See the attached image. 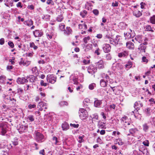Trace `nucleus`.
I'll list each match as a JSON object with an SVG mask.
<instances>
[{
    "label": "nucleus",
    "instance_id": "38",
    "mask_svg": "<svg viewBox=\"0 0 155 155\" xmlns=\"http://www.w3.org/2000/svg\"><path fill=\"white\" fill-rule=\"evenodd\" d=\"M86 48L84 49L85 51H87V49L91 50L92 49L93 47L92 45L91 44H87L85 46Z\"/></svg>",
    "mask_w": 155,
    "mask_h": 155
},
{
    "label": "nucleus",
    "instance_id": "34",
    "mask_svg": "<svg viewBox=\"0 0 155 155\" xmlns=\"http://www.w3.org/2000/svg\"><path fill=\"white\" fill-rule=\"evenodd\" d=\"M132 63L131 61L128 62L127 64L125 65L126 69L127 70H128L132 67Z\"/></svg>",
    "mask_w": 155,
    "mask_h": 155
},
{
    "label": "nucleus",
    "instance_id": "31",
    "mask_svg": "<svg viewBox=\"0 0 155 155\" xmlns=\"http://www.w3.org/2000/svg\"><path fill=\"white\" fill-rule=\"evenodd\" d=\"M150 23L153 24H155V15L150 18Z\"/></svg>",
    "mask_w": 155,
    "mask_h": 155
},
{
    "label": "nucleus",
    "instance_id": "36",
    "mask_svg": "<svg viewBox=\"0 0 155 155\" xmlns=\"http://www.w3.org/2000/svg\"><path fill=\"white\" fill-rule=\"evenodd\" d=\"M26 128V127L25 126H24L23 125H21L20 126V128H18V130L19 132H24Z\"/></svg>",
    "mask_w": 155,
    "mask_h": 155
},
{
    "label": "nucleus",
    "instance_id": "5",
    "mask_svg": "<svg viewBox=\"0 0 155 155\" xmlns=\"http://www.w3.org/2000/svg\"><path fill=\"white\" fill-rule=\"evenodd\" d=\"M7 125L5 123H0V134L4 135L7 132Z\"/></svg>",
    "mask_w": 155,
    "mask_h": 155
},
{
    "label": "nucleus",
    "instance_id": "51",
    "mask_svg": "<svg viewBox=\"0 0 155 155\" xmlns=\"http://www.w3.org/2000/svg\"><path fill=\"white\" fill-rule=\"evenodd\" d=\"M13 144L15 146H16L18 144V139L16 138H15L12 141Z\"/></svg>",
    "mask_w": 155,
    "mask_h": 155
},
{
    "label": "nucleus",
    "instance_id": "10",
    "mask_svg": "<svg viewBox=\"0 0 155 155\" xmlns=\"http://www.w3.org/2000/svg\"><path fill=\"white\" fill-rule=\"evenodd\" d=\"M111 47L109 44H104L103 45V49L105 53L109 52L111 50Z\"/></svg>",
    "mask_w": 155,
    "mask_h": 155
},
{
    "label": "nucleus",
    "instance_id": "4",
    "mask_svg": "<svg viewBox=\"0 0 155 155\" xmlns=\"http://www.w3.org/2000/svg\"><path fill=\"white\" fill-rule=\"evenodd\" d=\"M147 41H144V42L141 43L138 46V49L140 53L145 52V49L147 47L148 45Z\"/></svg>",
    "mask_w": 155,
    "mask_h": 155
},
{
    "label": "nucleus",
    "instance_id": "44",
    "mask_svg": "<svg viewBox=\"0 0 155 155\" xmlns=\"http://www.w3.org/2000/svg\"><path fill=\"white\" fill-rule=\"evenodd\" d=\"M90 39L91 38L90 36H87V37H85L83 38V41L86 44L87 43L88 41L90 40Z\"/></svg>",
    "mask_w": 155,
    "mask_h": 155
},
{
    "label": "nucleus",
    "instance_id": "12",
    "mask_svg": "<svg viewBox=\"0 0 155 155\" xmlns=\"http://www.w3.org/2000/svg\"><path fill=\"white\" fill-rule=\"evenodd\" d=\"M33 34L35 37L41 36L43 35V33L41 31L39 30H36L33 31Z\"/></svg>",
    "mask_w": 155,
    "mask_h": 155
},
{
    "label": "nucleus",
    "instance_id": "45",
    "mask_svg": "<svg viewBox=\"0 0 155 155\" xmlns=\"http://www.w3.org/2000/svg\"><path fill=\"white\" fill-rule=\"evenodd\" d=\"M27 119H28L31 122H32L34 120V116L33 115H28Z\"/></svg>",
    "mask_w": 155,
    "mask_h": 155
},
{
    "label": "nucleus",
    "instance_id": "2",
    "mask_svg": "<svg viewBox=\"0 0 155 155\" xmlns=\"http://www.w3.org/2000/svg\"><path fill=\"white\" fill-rule=\"evenodd\" d=\"M35 138L37 142L41 143L45 140L44 136L40 132L35 131Z\"/></svg>",
    "mask_w": 155,
    "mask_h": 155
},
{
    "label": "nucleus",
    "instance_id": "63",
    "mask_svg": "<svg viewBox=\"0 0 155 155\" xmlns=\"http://www.w3.org/2000/svg\"><path fill=\"white\" fill-rule=\"evenodd\" d=\"M143 145L146 146H148L149 145V142L147 140H146L144 141L143 142Z\"/></svg>",
    "mask_w": 155,
    "mask_h": 155
},
{
    "label": "nucleus",
    "instance_id": "13",
    "mask_svg": "<svg viewBox=\"0 0 155 155\" xmlns=\"http://www.w3.org/2000/svg\"><path fill=\"white\" fill-rule=\"evenodd\" d=\"M28 80L25 78H18L17 80V82L18 84H24L28 82Z\"/></svg>",
    "mask_w": 155,
    "mask_h": 155
},
{
    "label": "nucleus",
    "instance_id": "33",
    "mask_svg": "<svg viewBox=\"0 0 155 155\" xmlns=\"http://www.w3.org/2000/svg\"><path fill=\"white\" fill-rule=\"evenodd\" d=\"M6 97H7V99H8L11 101L12 102V103L13 105L15 106L16 104V100L15 99L13 98H11V97H9V96H7Z\"/></svg>",
    "mask_w": 155,
    "mask_h": 155
},
{
    "label": "nucleus",
    "instance_id": "26",
    "mask_svg": "<svg viewBox=\"0 0 155 155\" xmlns=\"http://www.w3.org/2000/svg\"><path fill=\"white\" fill-rule=\"evenodd\" d=\"M79 117L80 118L82 119H85L87 117V112L82 113H80Z\"/></svg>",
    "mask_w": 155,
    "mask_h": 155
},
{
    "label": "nucleus",
    "instance_id": "23",
    "mask_svg": "<svg viewBox=\"0 0 155 155\" xmlns=\"http://www.w3.org/2000/svg\"><path fill=\"white\" fill-rule=\"evenodd\" d=\"M104 124L105 123L104 122L99 121L97 125L99 128L105 129L106 128V127Z\"/></svg>",
    "mask_w": 155,
    "mask_h": 155
},
{
    "label": "nucleus",
    "instance_id": "56",
    "mask_svg": "<svg viewBox=\"0 0 155 155\" xmlns=\"http://www.w3.org/2000/svg\"><path fill=\"white\" fill-rule=\"evenodd\" d=\"M102 77L103 78H105L106 80H109V81L110 80L109 76L107 74H104L102 75Z\"/></svg>",
    "mask_w": 155,
    "mask_h": 155
},
{
    "label": "nucleus",
    "instance_id": "58",
    "mask_svg": "<svg viewBox=\"0 0 155 155\" xmlns=\"http://www.w3.org/2000/svg\"><path fill=\"white\" fill-rule=\"evenodd\" d=\"M106 58L107 60H110L112 58V57L110 54H106Z\"/></svg>",
    "mask_w": 155,
    "mask_h": 155
},
{
    "label": "nucleus",
    "instance_id": "21",
    "mask_svg": "<svg viewBox=\"0 0 155 155\" xmlns=\"http://www.w3.org/2000/svg\"><path fill=\"white\" fill-rule=\"evenodd\" d=\"M128 55V52L126 51H124L121 52L119 53L118 54V56L120 58L123 57H125Z\"/></svg>",
    "mask_w": 155,
    "mask_h": 155
},
{
    "label": "nucleus",
    "instance_id": "6",
    "mask_svg": "<svg viewBox=\"0 0 155 155\" xmlns=\"http://www.w3.org/2000/svg\"><path fill=\"white\" fill-rule=\"evenodd\" d=\"M38 108L39 110L42 111L44 110L45 111V110L47 109V104L46 103L43 101L40 102L38 103Z\"/></svg>",
    "mask_w": 155,
    "mask_h": 155
},
{
    "label": "nucleus",
    "instance_id": "9",
    "mask_svg": "<svg viewBox=\"0 0 155 155\" xmlns=\"http://www.w3.org/2000/svg\"><path fill=\"white\" fill-rule=\"evenodd\" d=\"M96 67L98 68L101 69L104 68L105 63L102 60H100L98 62L96 63Z\"/></svg>",
    "mask_w": 155,
    "mask_h": 155
},
{
    "label": "nucleus",
    "instance_id": "8",
    "mask_svg": "<svg viewBox=\"0 0 155 155\" xmlns=\"http://www.w3.org/2000/svg\"><path fill=\"white\" fill-rule=\"evenodd\" d=\"M87 69L88 73L91 74H94L97 71V68L93 65H90L88 67Z\"/></svg>",
    "mask_w": 155,
    "mask_h": 155
},
{
    "label": "nucleus",
    "instance_id": "28",
    "mask_svg": "<svg viewBox=\"0 0 155 155\" xmlns=\"http://www.w3.org/2000/svg\"><path fill=\"white\" fill-rule=\"evenodd\" d=\"M29 79L28 80L29 82L31 83H33L35 82L36 80V77L33 75H31L28 78H27V79Z\"/></svg>",
    "mask_w": 155,
    "mask_h": 155
},
{
    "label": "nucleus",
    "instance_id": "54",
    "mask_svg": "<svg viewBox=\"0 0 155 155\" xmlns=\"http://www.w3.org/2000/svg\"><path fill=\"white\" fill-rule=\"evenodd\" d=\"M119 121L118 119H114L112 120L111 123L115 125H117L118 124Z\"/></svg>",
    "mask_w": 155,
    "mask_h": 155
},
{
    "label": "nucleus",
    "instance_id": "41",
    "mask_svg": "<svg viewBox=\"0 0 155 155\" xmlns=\"http://www.w3.org/2000/svg\"><path fill=\"white\" fill-rule=\"evenodd\" d=\"M116 68L118 69H122L124 67L123 64L121 63H117L116 65Z\"/></svg>",
    "mask_w": 155,
    "mask_h": 155
},
{
    "label": "nucleus",
    "instance_id": "50",
    "mask_svg": "<svg viewBox=\"0 0 155 155\" xmlns=\"http://www.w3.org/2000/svg\"><path fill=\"white\" fill-rule=\"evenodd\" d=\"M5 76H0V82L1 83H3L5 80Z\"/></svg>",
    "mask_w": 155,
    "mask_h": 155
},
{
    "label": "nucleus",
    "instance_id": "32",
    "mask_svg": "<svg viewBox=\"0 0 155 155\" xmlns=\"http://www.w3.org/2000/svg\"><path fill=\"white\" fill-rule=\"evenodd\" d=\"M30 47L31 48H33L35 50H36L38 48V47L37 46L35 45V43L33 42L30 43Z\"/></svg>",
    "mask_w": 155,
    "mask_h": 155
},
{
    "label": "nucleus",
    "instance_id": "20",
    "mask_svg": "<svg viewBox=\"0 0 155 155\" xmlns=\"http://www.w3.org/2000/svg\"><path fill=\"white\" fill-rule=\"evenodd\" d=\"M46 36L49 39H54L55 37V35H54L53 32L47 33L46 34Z\"/></svg>",
    "mask_w": 155,
    "mask_h": 155
},
{
    "label": "nucleus",
    "instance_id": "42",
    "mask_svg": "<svg viewBox=\"0 0 155 155\" xmlns=\"http://www.w3.org/2000/svg\"><path fill=\"white\" fill-rule=\"evenodd\" d=\"M87 12L84 10L81 12L80 15L83 18H84L87 15Z\"/></svg>",
    "mask_w": 155,
    "mask_h": 155
},
{
    "label": "nucleus",
    "instance_id": "14",
    "mask_svg": "<svg viewBox=\"0 0 155 155\" xmlns=\"http://www.w3.org/2000/svg\"><path fill=\"white\" fill-rule=\"evenodd\" d=\"M143 106V104L142 103L140 102V101L136 102L134 105V107L135 109L137 110H140V108L142 107Z\"/></svg>",
    "mask_w": 155,
    "mask_h": 155
},
{
    "label": "nucleus",
    "instance_id": "47",
    "mask_svg": "<svg viewBox=\"0 0 155 155\" xmlns=\"http://www.w3.org/2000/svg\"><path fill=\"white\" fill-rule=\"evenodd\" d=\"M84 137V135L79 136L78 138L79 140H78V142L80 143H81L82 142H83L84 141V140L83 139Z\"/></svg>",
    "mask_w": 155,
    "mask_h": 155
},
{
    "label": "nucleus",
    "instance_id": "61",
    "mask_svg": "<svg viewBox=\"0 0 155 155\" xmlns=\"http://www.w3.org/2000/svg\"><path fill=\"white\" fill-rule=\"evenodd\" d=\"M8 44L12 48H13L14 47V44L12 41H8Z\"/></svg>",
    "mask_w": 155,
    "mask_h": 155
},
{
    "label": "nucleus",
    "instance_id": "60",
    "mask_svg": "<svg viewBox=\"0 0 155 155\" xmlns=\"http://www.w3.org/2000/svg\"><path fill=\"white\" fill-rule=\"evenodd\" d=\"M67 102L65 101H61L59 103V104L61 106H64V105H67Z\"/></svg>",
    "mask_w": 155,
    "mask_h": 155
},
{
    "label": "nucleus",
    "instance_id": "57",
    "mask_svg": "<svg viewBox=\"0 0 155 155\" xmlns=\"http://www.w3.org/2000/svg\"><path fill=\"white\" fill-rule=\"evenodd\" d=\"M91 117L93 119H95L97 120L98 118V116L97 114H93L92 115Z\"/></svg>",
    "mask_w": 155,
    "mask_h": 155
},
{
    "label": "nucleus",
    "instance_id": "53",
    "mask_svg": "<svg viewBox=\"0 0 155 155\" xmlns=\"http://www.w3.org/2000/svg\"><path fill=\"white\" fill-rule=\"evenodd\" d=\"M95 86L96 84L94 83H93L89 85V88L91 90H92L94 89V87Z\"/></svg>",
    "mask_w": 155,
    "mask_h": 155
},
{
    "label": "nucleus",
    "instance_id": "59",
    "mask_svg": "<svg viewBox=\"0 0 155 155\" xmlns=\"http://www.w3.org/2000/svg\"><path fill=\"white\" fill-rule=\"evenodd\" d=\"M31 62L30 61H24V66H28L30 64Z\"/></svg>",
    "mask_w": 155,
    "mask_h": 155
},
{
    "label": "nucleus",
    "instance_id": "29",
    "mask_svg": "<svg viewBox=\"0 0 155 155\" xmlns=\"http://www.w3.org/2000/svg\"><path fill=\"white\" fill-rule=\"evenodd\" d=\"M79 28L80 29H84L86 30L87 28V25L85 24H79L78 25Z\"/></svg>",
    "mask_w": 155,
    "mask_h": 155
},
{
    "label": "nucleus",
    "instance_id": "37",
    "mask_svg": "<svg viewBox=\"0 0 155 155\" xmlns=\"http://www.w3.org/2000/svg\"><path fill=\"white\" fill-rule=\"evenodd\" d=\"M137 130L136 129H130L129 132L130 134H128L127 135H130V134L133 135Z\"/></svg>",
    "mask_w": 155,
    "mask_h": 155
},
{
    "label": "nucleus",
    "instance_id": "62",
    "mask_svg": "<svg viewBox=\"0 0 155 155\" xmlns=\"http://www.w3.org/2000/svg\"><path fill=\"white\" fill-rule=\"evenodd\" d=\"M142 61L143 62L147 63L148 62V60L146 57L143 56L142 58Z\"/></svg>",
    "mask_w": 155,
    "mask_h": 155
},
{
    "label": "nucleus",
    "instance_id": "22",
    "mask_svg": "<svg viewBox=\"0 0 155 155\" xmlns=\"http://www.w3.org/2000/svg\"><path fill=\"white\" fill-rule=\"evenodd\" d=\"M134 15L136 17H139L142 15L141 12L138 10H135L133 12Z\"/></svg>",
    "mask_w": 155,
    "mask_h": 155
},
{
    "label": "nucleus",
    "instance_id": "7",
    "mask_svg": "<svg viewBox=\"0 0 155 155\" xmlns=\"http://www.w3.org/2000/svg\"><path fill=\"white\" fill-rule=\"evenodd\" d=\"M110 87L116 95L119 94L121 92L122 88L120 86H118L114 87L110 86Z\"/></svg>",
    "mask_w": 155,
    "mask_h": 155
},
{
    "label": "nucleus",
    "instance_id": "24",
    "mask_svg": "<svg viewBox=\"0 0 155 155\" xmlns=\"http://www.w3.org/2000/svg\"><path fill=\"white\" fill-rule=\"evenodd\" d=\"M102 104L101 101L96 99L94 101V106L96 107H99L101 104Z\"/></svg>",
    "mask_w": 155,
    "mask_h": 155
},
{
    "label": "nucleus",
    "instance_id": "27",
    "mask_svg": "<svg viewBox=\"0 0 155 155\" xmlns=\"http://www.w3.org/2000/svg\"><path fill=\"white\" fill-rule=\"evenodd\" d=\"M69 126L68 124L64 122L62 124V128L63 130H66L68 129Z\"/></svg>",
    "mask_w": 155,
    "mask_h": 155
},
{
    "label": "nucleus",
    "instance_id": "39",
    "mask_svg": "<svg viewBox=\"0 0 155 155\" xmlns=\"http://www.w3.org/2000/svg\"><path fill=\"white\" fill-rule=\"evenodd\" d=\"M17 8H21L23 7V4L21 2H18L16 4Z\"/></svg>",
    "mask_w": 155,
    "mask_h": 155
},
{
    "label": "nucleus",
    "instance_id": "55",
    "mask_svg": "<svg viewBox=\"0 0 155 155\" xmlns=\"http://www.w3.org/2000/svg\"><path fill=\"white\" fill-rule=\"evenodd\" d=\"M150 108H147L145 109V111L146 114L147 116H149L150 114Z\"/></svg>",
    "mask_w": 155,
    "mask_h": 155
},
{
    "label": "nucleus",
    "instance_id": "46",
    "mask_svg": "<svg viewBox=\"0 0 155 155\" xmlns=\"http://www.w3.org/2000/svg\"><path fill=\"white\" fill-rule=\"evenodd\" d=\"M109 41L110 43L111 44L115 45H117V42L116 41H115V39H112V38H110L109 40Z\"/></svg>",
    "mask_w": 155,
    "mask_h": 155
},
{
    "label": "nucleus",
    "instance_id": "25",
    "mask_svg": "<svg viewBox=\"0 0 155 155\" xmlns=\"http://www.w3.org/2000/svg\"><path fill=\"white\" fill-rule=\"evenodd\" d=\"M126 46L129 49H132L134 48V44L130 41L127 42Z\"/></svg>",
    "mask_w": 155,
    "mask_h": 155
},
{
    "label": "nucleus",
    "instance_id": "3",
    "mask_svg": "<svg viewBox=\"0 0 155 155\" xmlns=\"http://www.w3.org/2000/svg\"><path fill=\"white\" fill-rule=\"evenodd\" d=\"M46 79L48 82L54 84L56 81L57 77L54 74H48L47 76Z\"/></svg>",
    "mask_w": 155,
    "mask_h": 155
},
{
    "label": "nucleus",
    "instance_id": "49",
    "mask_svg": "<svg viewBox=\"0 0 155 155\" xmlns=\"http://www.w3.org/2000/svg\"><path fill=\"white\" fill-rule=\"evenodd\" d=\"M63 17L61 15H58L57 18V20L58 22H61L63 19Z\"/></svg>",
    "mask_w": 155,
    "mask_h": 155
},
{
    "label": "nucleus",
    "instance_id": "43",
    "mask_svg": "<svg viewBox=\"0 0 155 155\" xmlns=\"http://www.w3.org/2000/svg\"><path fill=\"white\" fill-rule=\"evenodd\" d=\"M31 71L33 74H37L38 73V70L36 67H35L32 68Z\"/></svg>",
    "mask_w": 155,
    "mask_h": 155
},
{
    "label": "nucleus",
    "instance_id": "1",
    "mask_svg": "<svg viewBox=\"0 0 155 155\" xmlns=\"http://www.w3.org/2000/svg\"><path fill=\"white\" fill-rule=\"evenodd\" d=\"M148 40V39L147 37L141 35H137L134 39L132 40V41L134 43L138 42L139 43H142Z\"/></svg>",
    "mask_w": 155,
    "mask_h": 155
},
{
    "label": "nucleus",
    "instance_id": "35",
    "mask_svg": "<svg viewBox=\"0 0 155 155\" xmlns=\"http://www.w3.org/2000/svg\"><path fill=\"white\" fill-rule=\"evenodd\" d=\"M145 29L146 31L151 32H154V30L152 29L151 26L149 25H147L145 26Z\"/></svg>",
    "mask_w": 155,
    "mask_h": 155
},
{
    "label": "nucleus",
    "instance_id": "40",
    "mask_svg": "<svg viewBox=\"0 0 155 155\" xmlns=\"http://www.w3.org/2000/svg\"><path fill=\"white\" fill-rule=\"evenodd\" d=\"M116 141L119 145H122L124 144V142L122 141L121 139L118 138L116 139Z\"/></svg>",
    "mask_w": 155,
    "mask_h": 155
},
{
    "label": "nucleus",
    "instance_id": "52",
    "mask_svg": "<svg viewBox=\"0 0 155 155\" xmlns=\"http://www.w3.org/2000/svg\"><path fill=\"white\" fill-rule=\"evenodd\" d=\"M65 26V25H64L63 24H61L59 25V28H60V29L61 31H64V30H65V29H64V27Z\"/></svg>",
    "mask_w": 155,
    "mask_h": 155
},
{
    "label": "nucleus",
    "instance_id": "17",
    "mask_svg": "<svg viewBox=\"0 0 155 155\" xmlns=\"http://www.w3.org/2000/svg\"><path fill=\"white\" fill-rule=\"evenodd\" d=\"M150 125L148 123H145L142 125L143 130L145 132H147L150 128Z\"/></svg>",
    "mask_w": 155,
    "mask_h": 155
},
{
    "label": "nucleus",
    "instance_id": "30",
    "mask_svg": "<svg viewBox=\"0 0 155 155\" xmlns=\"http://www.w3.org/2000/svg\"><path fill=\"white\" fill-rule=\"evenodd\" d=\"M70 82L73 83L75 84H77L78 83L77 78L75 77H73L70 79Z\"/></svg>",
    "mask_w": 155,
    "mask_h": 155
},
{
    "label": "nucleus",
    "instance_id": "19",
    "mask_svg": "<svg viewBox=\"0 0 155 155\" xmlns=\"http://www.w3.org/2000/svg\"><path fill=\"white\" fill-rule=\"evenodd\" d=\"M23 23L25 25L30 26L33 25V22L31 19H29L24 21Z\"/></svg>",
    "mask_w": 155,
    "mask_h": 155
},
{
    "label": "nucleus",
    "instance_id": "48",
    "mask_svg": "<svg viewBox=\"0 0 155 155\" xmlns=\"http://www.w3.org/2000/svg\"><path fill=\"white\" fill-rule=\"evenodd\" d=\"M53 140L54 141V144L57 145L59 144V141L58 140L57 138L56 137H54L53 138Z\"/></svg>",
    "mask_w": 155,
    "mask_h": 155
},
{
    "label": "nucleus",
    "instance_id": "64",
    "mask_svg": "<svg viewBox=\"0 0 155 155\" xmlns=\"http://www.w3.org/2000/svg\"><path fill=\"white\" fill-rule=\"evenodd\" d=\"M46 3L48 5L51 4L54 5V3L52 0H48Z\"/></svg>",
    "mask_w": 155,
    "mask_h": 155
},
{
    "label": "nucleus",
    "instance_id": "15",
    "mask_svg": "<svg viewBox=\"0 0 155 155\" xmlns=\"http://www.w3.org/2000/svg\"><path fill=\"white\" fill-rule=\"evenodd\" d=\"M4 2L5 5L9 8L13 6V0H4Z\"/></svg>",
    "mask_w": 155,
    "mask_h": 155
},
{
    "label": "nucleus",
    "instance_id": "11",
    "mask_svg": "<svg viewBox=\"0 0 155 155\" xmlns=\"http://www.w3.org/2000/svg\"><path fill=\"white\" fill-rule=\"evenodd\" d=\"M72 31L71 28L69 27H66L64 31V34L67 36H69L72 34Z\"/></svg>",
    "mask_w": 155,
    "mask_h": 155
},
{
    "label": "nucleus",
    "instance_id": "18",
    "mask_svg": "<svg viewBox=\"0 0 155 155\" xmlns=\"http://www.w3.org/2000/svg\"><path fill=\"white\" fill-rule=\"evenodd\" d=\"M108 84V81L105 80L104 79H102L100 81V84L101 87H105L107 86Z\"/></svg>",
    "mask_w": 155,
    "mask_h": 155
},
{
    "label": "nucleus",
    "instance_id": "16",
    "mask_svg": "<svg viewBox=\"0 0 155 155\" xmlns=\"http://www.w3.org/2000/svg\"><path fill=\"white\" fill-rule=\"evenodd\" d=\"M130 30L131 32L130 33H124V35L126 38H130L131 37L134 36V31H132L130 29Z\"/></svg>",
    "mask_w": 155,
    "mask_h": 155
}]
</instances>
